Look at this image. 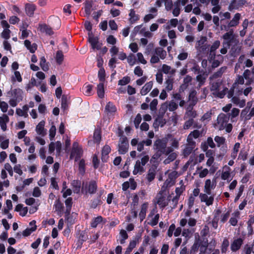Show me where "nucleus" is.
Masks as SVG:
<instances>
[{
	"label": "nucleus",
	"instance_id": "nucleus-1",
	"mask_svg": "<svg viewBox=\"0 0 254 254\" xmlns=\"http://www.w3.org/2000/svg\"><path fill=\"white\" fill-rule=\"evenodd\" d=\"M167 138L158 139L155 141L153 145L154 149L156 151L154 158H159L162 154L168 155L173 152L172 147H167Z\"/></svg>",
	"mask_w": 254,
	"mask_h": 254
},
{
	"label": "nucleus",
	"instance_id": "nucleus-2",
	"mask_svg": "<svg viewBox=\"0 0 254 254\" xmlns=\"http://www.w3.org/2000/svg\"><path fill=\"white\" fill-rule=\"evenodd\" d=\"M221 85L222 82L220 80L211 81L210 90L212 94L220 98L224 97L228 90L227 88L222 87Z\"/></svg>",
	"mask_w": 254,
	"mask_h": 254
},
{
	"label": "nucleus",
	"instance_id": "nucleus-3",
	"mask_svg": "<svg viewBox=\"0 0 254 254\" xmlns=\"http://www.w3.org/2000/svg\"><path fill=\"white\" fill-rule=\"evenodd\" d=\"M169 197L168 193L166 190L161 189L154 199V203L158 204L160 208H164L168 204Z\"/></svg>",
	"mask_w": 254,
	"mask_h": 254
},
{
	"label": "nucleus",
	"instance_id": "nucleus-4",
	"mask_svg": "<svg viewBox=\"0 0 254 254\" xmlns=\"http://www.w3.org/2000/svg\"><path fill=\"white\" fill-rule=\"evenodd\" d=\"M166 56L167 53L165 50L161 47H157L152 52L150 62L153 64L158 63L160 59L164 60Z\"/></svg>",
	"mask_w": 254,
	"mask_h": 254
},
{
	"label": "nucleus",
	"instance_id": "nucleus-5",
	"mask_svg": "<svg viewBox=\"0 0 254 254\" xmlns=\"http://www.w3.org/2000/svg\"><path fill=\"white\" fill-rule=\"evenodd\" d=\"M149 157L148 155H145L143 156L141 160L136 161L134 165V169L133 171V175H136L138 173L141 174L145 171L144 166L148 162Z\"/></svg>",
	"mask_w": 254,
	"mask_h": 254
},
{
	"label": "nucleus",
	"instance_id": "nucleus-6",
	"mask_svg": "<svg viewBox=\"0 0 254 254\" xmlns=\"http://www.w3.org/2000/svg\"><path fill=\"white\" fill-rule=\"evenodd\" d=\"M167 173L168 174V178L164 183L161 188L162 190H166L168 188L171 187L175 184L176 179L178 177V173L176 171H172L170 173L167 172Z\"/></svg>",
	"mask_w": 254,
	"mask_h": 254
},
{
	"label": "nucleus",
	"instance_id": "nucleus-7",
	"mask_svg": "<svg viewBox=\"0 0 254 254\" xmlns=\"http://www.w3.org/2000/svg\"><path fill=\"white\" fill-rule=\"evenodd\" d=\"M222 39L224 40L223 42V46H226L229 48L231 43L234 42L235 40L233 30L231 29L227 32L225 33L223 35Z\"/></svg>",
	"mask_w": 254,
	"mask_h": 254
},
{
	"label": "nucleus",
	"instance_id": "nucleus-8",
	"mask_svg": "<svg viewBox=\"0 0 254 254\" xmlns=\"http://www.w3.org/2000/svg\"><path fill=\"white\" fill-rule=\"evenodd\" d=\"M82 153V149L77 142H74L71 152L70 159H74L75 161L79 159Z\"/></svg>",
	"mask_w": 254,
	"mask_h": 254
},
{
	"label": "nucleus",
	"instance_id": "nucleus-9",
	"mask_svg": "<svg viewBox=\"0 0 254 254\" xmlns=\"http://www.w3.org/2000/svg\"><path fill=\"white\" fill-rule=\"evenodd\" d=\"M217 122L215 127L219 130L223 129L228 122V118L224 114H220L217 117Z\"/></svg>",
	"mask_w": 254,
	"mask_h": 254
},
{
	"label": "nucleus",
	"instance_id": "nucleus-10",
	"mask_svg": "<svg viewBox=\"0 0 254 254\" xmlns=\"http://www.w3.org/2000/svg\"><path fill=\"white\" fill-rule=\"evenodd\" d=\"M241 14L239 13H236L233 17L232 19L228 23V26H227L226 25H222L221 26V29L227 30L228 27H232L237 26L239 23V20L241 19Z\"/></svg>",
	"mask_w": 254,
	"mask_h": 254
},
{
	"label": "nucleus",
	"instance_id": "nucleus-11",
	"mask_svg": "<svg viewBox=\"0 0 254 254\" xmlns=\"http://www.w3.org/2000/svg\"><path fill=\"white\" fill-rule=\"evenodd\" d=\"M97 189V185L95 182L92 181L88 184H86L83 186L81 189V191L83 193H93L95 192Z\"/></svg>",
	"mask_w": 254,
	"mask_h": 254
},
{
	"label": "nucleus",
	"instance_id": "nucleus-12",
	"mask_svg": "<svg viewBox=\"0 0 254 254\" xmlns=\"http://www.w3.org/2000/svg\"><path fill=\"white\" fill-rule=\"evenodd\" d=\"M117 109L116 106L111 102L107 103L105 107V113L106 115L109 117L114 116L117 112Z\"/></svg>",
	"mask_w": 254,
	"mask_h": 254
},
{
	"label": "nucleus",
	"instance_id": "nucleus-13",
	"mask_svg": "<svg viewBox=\"0 0 254 254\" xmlns=\"http://www.w3.org/2000/svg\"><path fill=\"white\" fill-rule=\"evenodd\" d=\"M214 197V195L208 194L206 193L199 194L200 201L204 202L207 206H210L213 204Z\"/></svg>",
	"mask_w": 254,
	"mask_h": 254
},
{
	"label": "nucleus",
	"instance_id": "nucleus-14",
	"mask_svg": "<svg viewBox=\"0 0 254 254\" xmlns=\"http://www.w3.org/2000/svg\"><path fill=\"white\" fill-rule=\"evenodd\" d=\"M128 148L127 137H123L120 138V143L119 144V151L121 154L125 153Z\"/></svg>",
	"mask_w": 254,
	"mask_h": 254
},
{
	"label": "nucleus",
	"instance_id": "nucleus-15",
	"mask_svg": "<svg viewBox=\"0 0 254 254\" xmlns=\"http://www.w3.org/2000/svg\"><path fill=\"white\" fill-rule=\"evenodd\" d=\"M88 40L93 49L99 50L101 48L102 44L99 42L97 37L90 36Z\"/></svg>",
	"mask_w": 254,
	"mask_h": 254
},
{
	"label": "nucleus",
	"instance_id": "nucleus-16",
	"mask_svg": "<svg viewBox=\"0 0 254 254\" xmlns=\"http://www.w3.org/2000/svg\"><path fill=\"white\" fill-rule=\"evenodd\" d=\"M220 42L219 41H215L211 45L209 50V57L211 60H212L215 57V51L220 46Z\"/></svg>",
	"mask_w": 254,
	"mask_h": 254
},
{
	"label": "nucleus",
	"instance_id": "nucleus-17",
	"mask_svg": "<svg viewBox=\"0 0 254 254\" xmlns=\"http://www.w3.org/2000/svg\"><path fill=\"white\" fill-rule=\"evenodd\" d=\"M215 184L211 182L210 179L205 181L204 185V192L208 194H211V190L215 187Z\"/></svg>",
	"mask_w": 254,
	"mask_h": 254
},
{
	"label": "nucleus",
	"instance_id": "nucleus-18",
	"mask_svg": "<svg viewBox=\"0 0 254 254\" xmlns=\"http://www.w3.org/2000/svg\"><path fill=\"white\" fill-rule=\"evenodd\" d=\"M101 139V131L99 128L95 129L93 134V141L90 140L88 141V144L91 145L93 142L99 144Z\"/></svg>",
	"mask_w": 254,
	"mask_h": 254
},
{
	"label": "nucleus",
	"instance_id": "nucleus-19",
	"mask_svg": "<svg viewBox=\"0 0 254 254\" xmlns=\"http://www.w3.org/2000/svg\"><path fill=\"white\" fill-rule=\"evenodd\" d=\"M180 187H177L176 189V195L172 199V201L176 203L178 200V199L182 194V193L183 192V191L185 190V186L183 184V181H181L180 183Z\"/></svg>",
	"mask_w": 254,
	"mask_h": 254
},
{
	"label": "nucleus",
	"instance_id": "nucleus-20",
	"mask_svg": "<svg viewBox=\"0 0 254 254\" xmlns=\"http://www.w3.org/2000/svg\"><path fill=\"white\" fill-rule=\"evenodd\" d=\"M45 122L44 121H41L36 127V131L37 134L44 136L46 134V130L44 128Z\"/></svg>",
	"mask_w": 254,
	"mask_h": 254
},
{
	"label": "nucleus",
	"instance_id": "nucleus-21",
	"mask_svg": "<svg viewBox=\"0 0 254 254\" xmlns=\"http://www.w3.org/2000/svg\"><path fill=\"white\" fill-rule=\"evenodd\" d=\"M201 132L198 130H194L191 132L188 137V142H190L191 145L195 144V142L193 140V138L196 139L198 138Z\"/></svg>",
	"mask_w": 254,
	"mask_h": 254
},
{
	"label": "nucleus",
	"instance_id": "nucleus-22",
	"mask_svg": "<svg viewBox=\"0 0 254 254\" xmlns=\"http://www.w3.org/2000/svg\"><path fill=\"white\" fill-rule=\"evenodd\" d=\"M9 121V119L7 115L3 114L2 116L0 117V126L3 131L6 130V124L8 123Z\"/></svg>",
	"mask_w": 254,
	"mask_h": 254
},
{
	"label": "nucleus",
	"instance_id": "nucleus-23",
	"mask_svg": "<svg viewBox=\"0 0 254 254\" xmlns=\"http://www.w3.org/2000/svg\"><path fill=\"white\" fill-rule=\"evenodd\" d=\"M243 244V240L239 238L235 240L231 245V249L233 252H236L241 248Z\"/></svg>",
	"mask_w": 254,
	"mask_h": 254
},
{
	"label": "nucleus",
	"instance_id": "nucleus-24",
	"mask_svg": "<svg viewBox=\"0 0 254 254\" xmlns=\"http://www.w3.org/2000/svg\"><path fill=\"white\" fill-rule=\"evenodd\" d=\"M28 210V208L27 207H24L23 205L21 204H17L15 208V211L19 212V215L22 217L26 215Z\"/></svg>",
	"mask_w": 254,
	"mask_h": 254
},
{
	"label": "nucleus",
	"instance_id": "nucleus-25",
	"mask_svg": "<svg viewBox=\"0 0 254 254\" xmlns=\"http://www.w3.org/2000/svg\"><path fill=\"white\" fill-rule=\"evenodd\" d=\"M153 83L152 81L147 82L141 88L140 90V94L142 95H145L147 94L152 89Z\"/></svg>",
	"mask_w": 254,
	"mask_h": 254
},
{
	"label": "nucleus",
	"instance_id": "nucleus-26",
	"mask_svg": "<svg viewBox=\"0 0 254 254\" xmlns=\"http://www.w3.org/2000/svg\"><path fill=\"white\" fill-rule=\"evenodd\" d=\"M206 155L207 157H209L206 162V165L208 167H211L209 171L212 173H214L217 169V168H215L214 166H212L214 161V158L212 156H210L209 152H206Z\"/></svg>",
	"mask_w": 254,
	"mask_h": 254
},
{
	"label": "nucleus",
	"instance_id": "nucleus-27",
	"mask_svg": "<svg viewBox=\"0 0 254 254\" xmlns=\"http://www.w3.org/2000/svg\"><path fill=\"white\" fill-rule=\"evenodd\" d=\"M148 218L151 222H158L159 218V215L157 213L156 209H153L150 213Z\"/></svg>",
	"mask_w": 254,
	"mask_h": 254
},
{
	"label": "nucleus",
	"instance_id": "nucleus-28",
	"mask_svg": "<svg viewBox=\"0 0 254 254\" xmlns=\"http://www.w3.org/2000/svg\"><path fill=\"white\" fill-rule=\"evenodd\" d=\"M93 86L85 84L82 87L83 93L86 96H90L93 93Z\"/></svg>",
	"mask_w": 254,
	"mask_h": 254
},
{
	"label": "nucleus",
	"instance_id": "nucleus-29",
	"mask_svg": "<svg viewBox=\"0 0 254 254\" xmlns=\"http://www.w3.org/2000/svg\"><path fill=\"white\" fill-rule=\"evenodd\" d=\"M232 102L236 105L239 106L240 108L243 107L246 104V101L244 99H240L237 97H233L232 98Z\"/></svg>",
	"mask_w": 254,
	"mask_h": 254
},
{
	"label": "nucleus",
	"instance_id": "nucleus-30",
	"mask_svg": "<svg viewBox=\"0 0 254 254\" xmlns=\"http://www.w3.org/2000/svg\"><path fill=\"white\" fill-rule=\"evenodd\" d=\"M240 148V143L237 142L234 144L231 153V157L233 159H234L237 157Z\"/></svg>",
	"mask_w": 254,
	"mask_h": 254
},
{
	"label": "nucleus",
	"instance_id": "nucleus-31",
	"mask_svg": "<svg viewBox=\"0 0 254 254\" xmlns=\"http://www.w3.org/2000/svg\"><path fill=\"white\" fill-rule=\"evenodd\" d=\"M73 190L74 193H78L80 191L81 182L78 180H74L71 183Z\"/></svg>",
	"mask_w": 254,
	"mask_h": 254
},
{
	"label": "nucleus",
	"instance_id": "nucleus-32",
	"mask_svg": "<svg viewBox=\"0 0 254 254\" xmlns=\"http://www.w3.org/2000/svg\"><path fill=\"white\" fill-rule=\"evenodd\" d=\"M161 71L165 74H173L175 72V70L172 68L170 66L164 64L162 66Z\"/></svg>",
	"mask_w": 254,
	"mask_h": 254
},
{
	"label": "nucleus",
	"instance_id": "nucleus-33",
	"mask_svg": "<svg viewBox=\"0 0 254 254\" xmlns=\"http://www.w3.org/2000/svg\"><path fill=\"white\" fill-rule=\"evenodd\" d=\"M24 45L28 50L30 51L31 53H34L37 50V45L35 43L31 44L29 40H25L24 41Z\"/></svg>",
	"mask_w": 254,
	"mask_h": 254
},
{
	"label": "nucleus",
	"instance_id": "nucleus-34",
	"mask_svg": "<svg viewBox=\"0 0 254 254\" xmlns=\"http://www.w3.org/2000/svg\"><path fill=\"white\" fill-rule=\"evenodd\" d=\"M180 2L181 0H178L174 3V8L173 10V14L174 16L177 17L178 16L180 13Z\"/></svg>",
	"mask_w": 254,
	"mask_h": 254
},
{
	"label": "nucleus",
	"instance_id": "nucleus-35",
	"mask_svg": "<svg viewBox=\"0 0 254 254\" xmlns=\"http://www.w3.org/2000/svg\"><path fill=\"white\" fill-rule=\"evenodd\" d=\"M129 21L130 23H133L137 21L139 19V16L135 13L133 9H131L129 13Z\"/></svg>",
	"mask_w": 254,
	"mask_h": 254
},
{
	"label": "nucleus",
	"instance_id": "nucleus-36",
	"mask_svg": "<svg viewBox=\"0 0 254 254\" xmlns=\"http://www.w3.org/2000/svg\"><path fill=\"white\" fill-rule=\"evenodd\" d=\"M39 28L42 32L45 33L49 35H52L53 32L52 29L46 24H41L39 26Z\"/></svg>",
	"mask_w": 254,
	"mask_h": 254
},
{
	"label": "nucleus",
	"instance_id": "nucleus-37",
	"mask_svg": "<svg viewBox=\"0 0 254 254\" xmlns=\"http://www.w3.org/2000/svg\"><path fill=\"white\" fill-rule=\"evenodd\" d=\"M192 78L191 76L187 75L184 79V83L181 86L182 90H185L187 89L190 85L191 84Z\"/></svg>",
	"mask_w": 254,
	"mask_h": 254
},
{
	"label": "nucleus",
	"instance_id": "nucleus-38",
	"mask_svg": "<svg viewBox=\"0 0 254 254\" xmlns=\"http://www.w3.org/2000/svg\"><path fill=\"white\" fill-rule=\"evenodd\" d=\"M111 148L108 145H105L104 146L102 151V159L103 161H106L107 156L110 152Z\"/></svg>",
	"mask_w": 254,
	"mask_h": 254
},
{
	"label": "nucleus",
	"instance_id": "nucleus-39",
	"mask_svg": "<svg viewBox=\"0 0 254 254\" xmlns=\"http://www.w3.org/2000/svg\"><path fill=\"white\" fill-rule=\"evenodd\" d=\"M206 40L207 39L205 37H202L197 42L196 46L199 49V50L203 51L207 48V47L204 45Z\"/></svg>",
	"mask_w": 254,
	"mask_h": 254
},
{
	"label": "nucleus",
	"instance_id": "nucleus-40",
	"mask_svg": "<svg viewBox=\"0 0 254 254\" xmlns=\"http://www.w3.org/2000/svg\"><path fill=\"white\" fill-rule=\"evenodd\" d=\"M252 105L251 102H248L247 103V107L242 110L241 113V118L245 121L249 120L250 119H247L246 118H247V116H249L248 112H249V109L248 108V107H250Z\"/></svg>",
	"mask_w": 254,
	"mask_h": 254
},
{
	"label": "nucleus",
	"instance_id": "nucleus-41",
	"mask_svg": "<svg viewBox=\"0 0 254 254\" xmlns=\"http://www.w3.org/2000/svg\"><path fill=\"white\" fill-rule=\"evenodd\" d=\"M178 23V20L176 18L171 19L168 24L166 25H164V28L165 29L169 30L171 29V27H175Z\"/></svg>",
	"mask_w": 254,
	"mask_h": 254
},
{
	"label": "nucleus",
	"instance_id": "nucleus-42",
	"mask_svg": "<svg viewBox=\"0 0 254 254\" xmlns=\"http://www.w3.org/2000/svg\"><path fill=\"white\" fill-rule=\"evenodd\" d=\"M148 209V204L144 203L141 205V208L139 213V217H140V221H142L145 218L146 211Z\"/></svg>",
	"mask_w": 254,
	"mask_h": 254
},
{
	"label": "nucleus",
	"instance_id": "nucleus-43",
	"mask_svg": "<svg viewBox=\"0 0 254 254\" xmlns=\"http://www.w3.org/2000/svg\"><path fill=\"white\" fill-rule=\"evenodd\" d=\"M243 0L237 1L236 0H233L229 6V9L232 10L235 9H238L239 8V4L244 3Z\"/></svg>",
	"mask_w": 254,
	"mask_h": 254
},
{
	"label": "nucleus",
	"instance_id": "nucleus-44",
	"mask_svg": "<svg viewBox=\"0 0 254 254\" xmlns=\"http://www.w3.org/2000/svg\"><path fill=\"white\" fill-rule=\"evenodd\" d=\"M156 171L154 169H149L146 176V179L149 183L151 182L155 178Z\"/></svg>",
	"mask_w": 254,
	"mask_h": 254
},
{
	"label": "nucleus",
	"instance_id": "nucleus-45",
	"mask_svg": "<svg viewBox=\"0 0 254 254\" xmlns=\"http://www.w3.org/2000/svg\"><path fill=\"white\" fill-rule=\"evenodd\" d=\"M30 228H27L23 232V235L27 237L30 235L32 232L35 231L36 229V226L35 225V223H31Z\"/></svg>",
	"mask_w": 254,
	"mask_h": 254
},
{
	"label": "nucleus",
	"instance_id": "nucleus-46",
	"mask_svg": "<svg viewBox=\"0 0 254 254\" xmlns=\"http://www.w3.org/2000/svg\"><path fill=\"white\" fill-rule=\"evenodd\" d=\"M188 143L187 145V146L184 149V151H183V153H184V155L186 156L189 155L191 152L192 150H193V149L194 147V145H195V144L191 145L190 144V142H188Z\"/></svg>",
	"mask_w": 254,
	"mask_h": 254
},
{
	"label": "nucleus",
	"instance_id": "nucleus-47",
	"mask_svg": "<svg viewBox=\"0 0 254 254\" xmlns=\"http://www.w3.org/2000/svg\"><path fill=\"white\" fill-rule=\"evenodd\" d=\"M25 10L26 13L28 15L31 16L35 10V6L32 4H27L25 6Z\"/></svg>",
	"mask_w": 254,
	"mask_h": 254
},
{
	"label": "nucleus",
	"instance_id": "nucleus-48",
	"mask_svg": "<svg viewBox=\"0 0 254 254\" xmlns=\"http://www.w3.org/2000/svg\"><path fill=\"white\" fill-rule=\"evenodd\" d=\"M127 62L130 66L134 65L136 62L135 55L130 54L127 58Z\"/></svg>",
	"mask_w": 254,
	"mask_h": 254
},
{
	"label": "nucleus",
	"instance_id": "nucleus-49",
	"mask_svg": "<svg viewBox=\"0 0 254 254\" xmlns=\"http://www.w3.org/2000/svg\"><path fill=\"white\" fill-rule=\"evenodd\" d=\"M136 62L143 64H147L146 60L144 59L143 54L141 53H137L135 55Z\"/></svg>",
	"mask_w": 254,
	"mask_h": 254
},
{
	"label": "nucleus",
	"instance_id": "nucleus-50",
	"mask_svg": "<svg viewBox=\"0 0 254 254\" xmlns=\"http://www.w3.org/2000/svg\"><path fill=\"white\" fill-rule=\"evenodd\" d=\"M97 94L100 98H103L104 96V89L103 83H100L97 86Z\"/></svg>",
	"mask_w": 254,
	"mask_h": 254
},
{
	"label": "nucleus",
	"instance_id": "nucleus-51",
	"mask_svg": "<svg viewBox=\"0 0 254 254\" xmlns=\"http://www.w3.org/2000/svg\"><path fill=\"white\" fill-rule=\"evenodd\" d=\"M169 156L167 158L164 160V163L165 164L170 163L171 162L174 161L177 157V154L175 152H171L169 154Z\"/></svg>",
	"mask_w": 254,
	"mask_h": 254
},
{
	"label": "nucleus",
	"instance_id": "nucleus-52",
	"mask_svg": "<svg viewBox=\"0 0 254 254\" xmlns=\"http://www.w3.org/2000/svg\"><path fill=\"white\" fill-rule=\"evenodd\" d=\"M199 244L200 246V251L201 253H204L208 245V240L204 238H203V241L199 242Z\"/></svg>",
	"mask_w": 254,
	"mask_h": 254
},
{
	"label": "nucleus",
	"instance_id": "nucleus-53",
	"mask_svg": "<svg viewBox=\"0 0 254 254\" xmlns=\"http://www.w3.org/2000/svg\"><path fill=\"white\" fill-rule=\"evenodd\" d=\"M120 243L123 244L125 243V240L127 238L128 236L126 231L124 230H121L120 233Z\"/></svg>",
	"mask_w": 254,
	"mask_h": 254
},
{
	"label": "nucleus",
	"instance_id": "nucleus-54",
	"mask_svg": "<svg viewBox=\"0 0 254 254\" xmlns=\"http://www.w3.org/2000/svg\"><path fill=\"white\" fill-rule=\"evenodd\" d=\"M40 65L42 68V69L44 71H47L49 69V66L48 64L46 63V61L45 58L44 57H42L40 59Z\"/></svg>",
	"mask_w": 254,
	"mask_h": 254
},
{
	"label": "nucleus",
	"instance_id": "nucleus-55",
	"mask_svg": "<svg viewBox=\"0 0 254 254\" xmlns=\"http://www.w3.org/2000/svg\"><path fill=\"white\" fill-rule=\"evenodd\" d=\"M207 75L203 74H199L196 76V80L199 82V87H200L204 83Z\"/></svg>",
	"mask_w": 254,
	"mask_h": 254
},
{
	"label": "nucleus",
	"instance_id": "nucleus-56",
	"mask_svg": "<svg viewBox=\"0 0 254 254\" xmlns=\"http://www.w3.org/2000/svg\"><path fill=\"white\" fill-rule=\"evenodd\" d=\"M196 116V113L194 111H193L191 110L190 108H188L187 109V112L186 113L185 115V118L186 119H192L194 118Z\"/></svg>",
	"mask_w": 254,
	"mask_h": 254
},
{
	"label": "nucleus",
	"instance_id": "nucleus-57",
	"mask_svg": "<svg viewBox=\"0 0 254 254\" xmlns=\"http://www.w3.org/2000/svg\"><path fill=\"white\" fill-rule=\"evenodd\" d=\"M9 210L6 209H3L2 214L4 216V217L2 219L1 222H7L6 218L10 219L12 218V215L9 213Z\"/></svg>",
	"mask_w": 254,
	"mask_h": 254
},
{
	"label": "nucleus",
	"instance_id": "nucleus-58",
	"mask_svg": "<svg viewBox=\"0 0 254 254\" xmlns=\"http://www.w3.org/2000/svg\"><path fill=\"white\" fill-rule=\"evenodd\" d=\"M229 245V242L226 238H225L223 240V241L222 242V245H221V252L222 253H225L226 252L227 250V248Z\"/></svg>",
	"mask_w": 254,
	"mask_h": 254
},
{
	"label": "nucleus",
	"instance_id": "nucleus-59",
	"mask_svg": "<svg viewBox=\"0 0 254 254\" xmlns=\"http://www.w3.org/2000/svg\"><path fill=\"white\" fill-rule=\"evenodd\" d=\"M190 212L187 211L186 213V218L182 219L180 222H195V220L194 219L190 218Z\"/></svg>",
	"mask_w": 254,
	"mask_h": 254
},
{
	"label": "nucleus",
	"instance_id": "nucleus-60",
	"mask_svg": "<svg viewBox=\"0 0 254 254\" xmlns=\"http://www.w3.org/2000/svg\"><path fill=\"white\" fill-rule=\"evenodd\" d=\"M196 94V92L195 91H193L190 94L189 101L191 102L190 104L192 105L195 104L196 102V98H195Z\"/></svg>",
	"mask_w": 254,
	"mask_h": 254
},
{
	"label": "nucleus",
	"instance_id": "nucleus-61",
	"mask_svg": "<svg viewBox=\"0 0 254 254\" xmlns=\"http://www.w3.org/2000/svg\"><path fill=\"white\" fill-rule=\"evenodd\" d=\"M254 254V245H246L245 248V254Z\"/></svg>",
	"mask_w": 254,
	"mask_h": 254
},
{
	"label": "nucleus",
	"instance_id": "nucleus-62",
	"mask_svg": "<svg viewBox=\"0 0 254 254\" xmlns=\"http://www.w3.org/2000/svg\"><path fill=\"white\" fill-rule=\"evenodd\" d=\"M8 105L7 103L4 101L0 100V109L3 113H6L8 110Z\"/></svg>",
	"mask_w": 254,
	"mask_h": 254
},
{
	"label": "nucleus",
	"instance_id": "nucleus-63",
	"mask_svg": "<svg viewBox=\"0 0 254 254\" xmlns=\"http://www.w3.org/2000/svg\"><path fill=\"white\" fill-rule=\"evenodd\" d=\"M56 61L59 64H61L64 59V55L62 51H58L56 54Z\"/></svg>",
	"mask_w": 254,
	"mask_h": 254
},
{
	"label": "nucleus",
	"instance_id": "nucleus-64",
	"mask_svg": "<svg viewBox=\"0 0 254 254\" xmlns=\"http://www.w3.org/2000/svg\"><path fill=\"white\" fill-rule=\"evenodd\" d=\"M105 71L103 68H101L98 71V77L101 82H103L105 79Z\"/></svg>",
	"mask_w": 254,
	"mask_h": 254
}]
</instances>
